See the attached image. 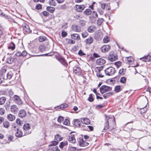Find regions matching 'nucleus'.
I'll return each instance as SVG.
<instances>
[{
  "label": "nucleus",
  "instance_id": "1",
  "mask_svg": "<svg viewBox=\"0 0 151 151\" xmlns=\"http://www.w3.org/2000/svg\"><path fill=\"white\" fill-rule=\"evenodd\" d=\"M104 72L106 75L110 76L114 74L116 72V70L114 68L110 67L106 69Z\"/></svg>",
  "mask_w": 151,
  "mask_h": 151
},
{
  "label": "nucleus",
  "instance_id": "2",
  "mask_svg": "<svg viewBox=\"0 0 151 151\" xmlns=\"http://www.w3.org/2000/svg\"><path fill=\"white\" fill-rule=\"evenodd\" d=\"M24 132V135H27L31 133L30 126L28 123H26L24 124L23 126Z\"/></svg>",
  "mask_w": 151,
  "mask_h": 151
},
{
  "label": "nucleus",
  "instance_id": "3",
  "mask_svg": "<svg viewBox=\"0 0 151 151\" xmlns=\"http://www.w3.org/2000/svg\"><path fill=\"white\" fill-rule=\"evenodd\" d=\"M59 142H52L51 144L49 145V149L51 151H60L58 146H56Z\"/></svg>",
  "mask_w": 151,
  "mask_h": 151
},
{
  "label": "nucleus",
  "instance_id": "4",
  "mask_svg": "<svg viewBox=\"0 0 151 151\" xmlns=\"http://www.w3.org/2000/svg\"><path fill=\"white\" fill-rule=\"evenodd\" d=\"M111 88L105 85L102 86L100 88V92L102 93L111 91Z\"/></svg>",
  "mask_w": 151,
  "mask_h": 151
},
{
  "label": "nucleus",
  "instance_id": "5",
  "mask_svg": "<svg viewBox=\"0 0 151 151\" xmlns=\"http://www.w3.org/2000/svg\"><path fill=\"white\" fill-rule=\"evenodd\" d=\"M106 118L107 120V122H106L105 124V127L104 128V130H106L107 129H108L109 128L110 126L109 124V122L111 121V122L113 124H114V119L112 118H111L109 116L106 117Z\"/></svg>",
  "mask_w": 151,
  "mask_h": 151
},
{
  "label": "nucleus",
  "instance_id": "6",
  "mask_svg": "<svg viewBox=\"0 0 151 151\" xmlns=\"http://www.w3.org/2000/svg\"><path fill=\"white\" fill-rule=\"evenodd\" d=\"M103 36V34L100 30H98L95 33L94 38L96 40H101Z\"/></svg>",
  "mask_w": 151,
  "mask_h": 151
},
{
  "label": "nucleus",
  "instance_id": "7",
  "mask_svg": "<svg viewBox=\"0 0 151 151\" xmlns=\"http://www.w3.org/2000/svg\"><path fill=\"white\" fill-rule=\"evenodd\" d=\"M117 55L112 53H110L108 57V60L111 61L112 62L116 60L117 59Z\"/></svg>",
  "mask_w": 151,
  "mask_h": 151
},
{
  "label": "nucleus",
  "instance_id": "8",
  "mask_svg": "<svg viewBox=\"0 0 151 151\" xmlns=\"http://www.w3.org/2000/svg\"><path fill=\"white\" fill-rule=\"evenodd\" d=\"M86 7L83 5H76L75 6V9L78 12H82L85 9Z\"/></svg>",
  "mask_w": 151,
  "mask_h": 151
},
{
  "label": "nucleus",
  "instance_id": "9",
  "mask_svg": "<svg viewBox=\"0 0 151 151\" xmlns=\"http://www.w3.org/2000/svg\"><path fill=\"white\" fill-rule=\"evenodd\" d=\"M72 29L74 31L76 32H79L81 31V27L78 25H73L72 26Z\"/></svg>",
  "mask_w": 151,
  "mask_h": 151
},
{
  "label": "nucleus",
  "instance_id": "10",
  "mask_svg": "<svg viewBox=\"0 0 151 151\" xmlns=\"http://www.w3.org/2000/svg\"><path fill=\"white\" fill-rule=\"evenodd\" d=\"M110 48V47L108 45H104L101 47L102 51L104 52H106L109 51Z\"/></svg>",
  "mask_w": 151,
  "mask_h": 151
},
{
  "label": "nucleus",
  "instance_id": "11",
  "mask_svg": "<svg viewBox=\"0 0 151 151\" xmlns=\"http://www.w3.org/2000/svg\"><path fill=\"white\" fill-rule=\"evenodd\" d=\"M14 101L16 103L19 105L22 104V101L18 96L17 95H15L14 96Z\"/></svg>",
  "mask_w": 151,
  "mask_h": 151
},
{
  "label": "nucleus",
  "instance_id": "12",
  "mask_svg": "<svg viewBox=\"0 0 151 151\" xmlns=\"http://www.w3.org/2000/svg\"><path fill=\"white\" fill-rule=\"evenodd\" d=\"M18 108L15 105H13L10 106V110L11 112L15 114L18 111Z\"/></svg>",
  "mask_w": 151,
  "mask_h": 151
},
{
  "label": "nucleus",
  "instance_id": "13",
  "mask_svg": "<svg viewBox=\"0 0 151 151\" xmlns=\"http://www.w3.org/2000/svg\"><path fill=\"white\" fill-rule=\"evenodd\" d=\"M96 29V27L95 25H93L89 26L87 30L88 32L91 33L94 32Z\"/></svg>",
  "mask_w": 151,
  "mask_h": 151
},
{
  "label": "nucleus",
  "instance_id": "14",
  "mask_svg": "<svg viewBox=\"0 0 151 151\" xmlns=\"http://www.w3.org/2000/svg\"><path fill=\"white\" fill-rule=\"evenodd\" d=\"M26 113L24 110H22L19 111V116L21 118L25 117Z\"/></svg>",
  "mask_w": 151,
  "mask_h": 151
},
{
  "label": "nucleus",
  "instance_id": "15",
  "mask_svg": "<svg viewBox=\"0 0 151 151\" xmlns=\"http://www.w3.org/2000/svg\"><path fill=\"white\" fill-rule=\"evenodd\" d=\"M105 63V60L102 58L98 59L96 60L97 64L99 65H103Z\"/></svg>",
  "mask_w": 151,
  "mask_h": 151
},
{
  "label": "nucleus",
  "instance_id": "16",
  "mask_svg": "<svg viewBox=\"0 0 151 151\" xmlns=\"http://www.w3.org/2000/svg\"><path fill=\"white\" fill-rule=\"evenodd\" d=\"M81 122L83 124H88L90 123V120L86 118H83L81 119Z\"/></svg>",
  "mask_w": 151,
  "mask_h": 151
},
{
  "label": "nucleus",
  "instance_id": "17",
  "mask_svg": "<svg viewBox=\"0 0 151 151\" xmlns=\"http://www.w3.org/2000/svg\"><path fill=\"white\" fill-rule=\"evenodd\" d=\"M71 38L75 40H78L80 39V37L79 34H74L71 35Z\"/></svg>",
  "mask_w": 151,
  "mask_h": 151
},
{
  "label": "nucleus",
  "instance_id": "18",
  "mask_svg": "<svg viewBox=\"0 0 151 151\" xmlns=\"http://www.w3.org/2000/svg\"><path fill=\"white\" fill-rule=\"evenodd\" d=\"M93 40V38L92 37H89L85 40V42L88 45L91 44L92 43Z\"/></svg>",
  "mask_w": 151,
  "mask_h": 151
},
{
  "label": "nucleus",
  "instance_id": "19",
  "mask_svg": "<svg viewBox=\"0 0 151 151\" xmlns=\"http://www.w3.org/2000/svg\"><path fill=\"white\" fill-rule=\"evenodd\" d=\"M23 30L24 32H25L28 33H31L32 32L31 30L29 29V26L27 25L23 27Z\"/></svg>",
  "mask_w": 151,
  "mask_h": 151
},
{
  "label": "nucleus",
  "instance_id": "20",
  "mask_svg": "<svg viewBox=\"0 0 151 151\" xmlns=\"http://www.w3.org/2000/svg\"><path fill=\"white\" fill-rule=\"evenodd\" d=\"M81 71V69L78 66H75L73 68V72L76 74L80 73Z\"/></svg>",
  "mask_w": 151,
  "mask_h": 151
},
{
  "label": "nucleus",
  "instance_id": "21",
  "mask_svg": "<svg viewBox=\"0 0 151 151\" xmlns=\"http://www.w3.org/2000/svg\"><path fill=\"white\" fill-rule=\"evenodd\" d=\"M17 131L15 134V136L18 137H20L22 136V132L19 130L18 128H17Z\"/></svg>",
  "mask_w": 151,
  "mask_h": 151
},
{
  "label": "nucleus",
  "instance_id": "22",
  "mask_svg": "<svg viewBox=\"0 0 151 151\" xmlns=\"http://www.w3.org/2000/svg\"><path fill=\"white\" fill-rule=\"evenodd\" d=\"M114 93L113 92H110L107 93H105L103 95V97L105 99H107L110 96H112L113 95Z\"/></svg>",
  "mask_w": 151,
  "mask_h": 151
},
{
  "label": "nucleus",
  "instance_id": "23",
  "mask_svg": "<svg viewBox=\"0 0 151 151\" xmlns=\"http://www.w3.org/2000/svg\"><path fill=\"white\" fill-rule=\"evenodd\" d=\"M123 88L122 86H117L115 87L114 90L116 92H118L122 90Z\"/></svg>",
  "mask_w": 151,
  "mask_h": 151
},
{
  "label": "nucleus",
  "instance_id": "24",
  "mask_svg": "<svg viewBox=\"0 0 151 151\" xmlns=\"http://www.w3.org/2000/svg\"><path fill=\"white\" fill-rule=\"evenodd\" d=\"M8 119L10 121H13L15 119V116L11 114H9L7 116Z\"/></svg>",
  "mask_w": 151,
  "mask_h": 151
},
{
  "label": "nucleus",
  "instance_id": "25",
  "mask_svg": "<svg viewBox=\"0 0 151 151\" xmlns=\"http://www.w3.org/2000/svg\"><path fill=\"white\" fill-rule=\"evenodd\" d=\"M63 138V137H61L58 134L56 135L55 137V139L57 142H59L62 140Z\"/></svg>",
  "mask_w": 151,
  "mask_h": 151
},
{
  "label": "nucleus",
  "instance_id": "26",
  "mask_svg": "<svg viewBox=\"0 0 151 151\" xmlns=\"http://www.w3.org/2000/svg\"><path fill=\"white\" fill-rule=\"evenodd\" d=\"M81 123L78 119H76L74 122V124L77 127H80L81 126Z\"/></svg>",
  "mask_w": 151,
  "mask_h": 151
},
{
  "label": "nucleus",
  "instance_id": "27",
  "mask_svg": "<svg viewBox=\"0 0 151 151\" xmlns=\"http://www.w3.org/2000/svg\"><path fill=\"white\" fill-rule=\"evenodd\" d=\"M47 10L51 13H53L55 10V8L51 6H48L47 7Z\"/></svg>",
  "mask_w": 151,
  "mask_h": 151
},
{
  "label": "nucleus",
  "instance_id": "28",
  "mask_svg": "<svg viewBox=\"0 0 151 151\" xmlns=\"http://www.w3.org/2000/svg\"><path fill=\"white\" fill-rule=\"evenodd\" d=\"M68 141H73L76 142V139L74 137V135L73 134H70L69 137Z\"/></svg>",
  "mask_w": 151,
  "mask_h": 151
},
{
  "label": "nucleus",
  "instance_id": "29",
  "mask_svg": "<svg viewBox=\"0 0 151 151\" xmlns=\"http://www.w3.org/2000/svg\"><path fill=\"white\" fill-rule=\"evenodd\" d=\"M92 13L91 11L89 9H87L83 13L84 14L87 15H90Z\"/></svg>",
  "mask_w": 151,
  "mask_h": 151
},
{
  "label": "nucleus",
  "instance_id": "30",
  "mask_svg": "<svg viewBox=\"0 0 151 151\" xmlns=\"http://www.w3.org/2000/svg\"><path fill=\"white\" fill-rule=\"evenodd\" d=\"M15 48V45L13 42H12L8 47V49H11L12 50H13Z\"/></svg>",
  "mask_w": 151,
  "mask_h": 151
},
{
  "label": "nucleus",
  "instance_id": "31",
  "mask_svg": "<svg viewBox=\"0 0 151 151\" xmlns=\"http://www.w3.org/2000/svg\"><path fill=\"white\" fill-rule=\"evenodd\" d=\"M46 39V37H45L40 36L39 37L38 40L40 42H42L45 41Z\"/></svg>",
  "mask_w": 151,
  "mask_h": 151
},
{
  "label": "nucleus",
  "instance_id": "32",
  "mask_svg": "<svg viewBox=\"0 0 151 151\" xmlns=\"http://www.w3.org/2000/svg\"><path fill=\"white\" fill-rule=\"evenodd\" d=\"M151 60V56L150 55H148L147 56L145 57V60L144 61L146 62H149Z\"/></svg>",
  "mask_w": 151,
  "mask_h": 151
},
{
  "label": "nucleus",
  "instance_id": "33",
  "mask_svg": "<svg viewBox=\"0 0 151 151\" xmlns=\"http://www.w3.org/2000/svg\"><path fill=\"white\" fill-rule=\"evenodd\" d=\"M13 76V74L11 72H9L6 75V78H5L6 79H10Z\"/></svg>",
  "mask_w": 151,
  "mask_h": 151
},
{
  "label": "nucleus",
  "instance_id": "34",
  "mask_svg": "<svg viewBox=\"0 0 151 151\" xmlns=\"http://www.w3.org/2000/svg\"><path fill=\"white\" fill-rule=\"evenodd\" d=\"M6 99L5 97H2L0 98V105H3L5 103Z\"/></svg>",
  "mask_w": 151,
  "mask_h": 151
},
{
  "label": "nucleus",
  "instance_id": "35",
  "mask_svg": "<svg viewBox=\"0 0 151 151\" xmlns=\"http://www.w3.org/2000/svg\"><path fill=\"white\" fill-rule=\"evenodd\" d=\"M79 145L81 147H86L88 145V142H79Z\"/></svg>",
  "mask_w": 151,
  "mask_h": 151
},
{
  "label": "nucleus",
  "instance_id": "36",
  "mask_svg": "<svg viewBox=\"0 0 151 151\" xmlns=\"http://www.w3.org/2000/svg\"><path fill=\"white\" fill-rule=\"evenodd\" d=\"M6 138L9 141H12L14 138L13 136L11 135H6Z\"/></svg>",
  "mask_w": 151,
  "mask_h": 151
},
{
  "label": "nucleus",
  "instance_id": "37",
  "mask_svg": "<svg viewBox=\"0 0 151 151\" xmlns=\"http://www.w3.org/2000/svg\"><path fill=\"white\" fill-rule=\"evenodd\" d=\"M49 3L50 5L52 6H55L56 5V3L54 0H50L49 1Z\"/></svg>",
  "mask_w": 151,
  "mask_h": 151
},
{
  "label": "nucleus",
  "instance_id": "38",
  "mask_svg": "<svg viewBox=\"0 0 151 151\" xmlns=\"http://www.w3.org/2000/svg\"><path fill=\"white\" fill-rule=\"evenodd\" d=\"M59 61L63 64L64 65H66L67 64L64 58H60L59 59Z\"/></svg>",
  "mask_w": 151,
  "mask_h": 151
},
{
  "label": "nucleus",
  "instance_id": "39",
  "mask_svg": "<svg viewBox=\"0 0 151 151\" xmlns=\"http://www.w3.org/2000/svg\"><path fill=\"white\" fill-rule=\"evenodd\" d=\"M68 144L67 142H60L59 147L61 149H63L64 146Z\"/></svg>",
  "mask_w": 151,
  "mask_h": 151
},
{
  "label": "nucleus",
  "instance_id": "40",
  "mask_svg": "<svg viewBox=\"0 0 151 151\" xmlns=\"http://www.w3.org/2000/svg\"><path fill=\"white\" fill-rule=\"evenodd\" d=\"M79 23L81 26H84L86 24V21L83 20H81L79 21Z\"/></svg>",
  "mask_w": 151,
  "mask_h": 151
},
{
  "label": "nucleus",
  "instance_id": "41",
  "mask_svg": "<svg viewBox=\"0 0 151 151\" xmlns=\"http://www.w3.org/2000/svg\"><path fill=\"white\" fill-rule=\"evenodd\" d=\"M125 70L122 68L119 70V74L121 75H123L125 74Z\"/></svg>",
  "mask_w": 151,
  "mask_h": 151
},
{
  "label": "nucleus",
  "instance_id": "42",
  "mask_svg": "<svg viewBox=\"0 0 151 151\" xmlns=\"http://www.w3.org/2000/svg\"><path fill=\"white\" fill-rule=\"evenodd\" d=\"M104 21V19L103 18H100L97 21V24L98 25L100 26L102 24L103 21Z\"/></svg>",
  "mask_w": 151,
  "mask_h": 151
},
{
  "label": "nucleus",
  "instance_id": "43",
  "mask_svg": "<svg viewBox=\"0 0 151 151\" xmlns=\"http://www.w3.org/2000/svg\"><path fill=\"white\" fill-rule=\"evenodd\" d=\"M109 39L108 37L105 36L103 39V41L104 43H107L109 41Z\"/></svg>",
  "mask_w": 151,
  "mask_h": 151
},
{
  "label": "nucleus",
  "instance_id": "44",
  "mask_svg": "<svg viewBox=\"0 0 151 151\" xmlns=\"http://www.w3.org/2000/svg\"><path fill=\"white\" fill-rule=\"evenodd\" d=\"M120 81L121 83H125L126 81V78L124 77H122L121 78Z\"/></svg>",
  "mask_w": 151,
  "mask_h": 151
},
{
  "label": "nucleus",
  "instance_id": "45",
  "mask_svg": "<svg viewBox=\"0 0 151 151\" xmlns=\"http://www.w3.org/2000/svg\"><path fill=\"white\" fill-rule=\"evenodd\" d=\"M45 47L44 45H41L39 47V50L41 52H42L45 50Z\"/></svg>",
  "mask_w": 151,
  "mask_h": 151
},
{
  "label": "nucleus",
  "instance_id": "46",
  "mask_svg": "<svg viewBox=\"0 0 151 151\" xmlns=\"http://www.w3.org/2000/svg\"><path fill=\"white\" fill-rule=\"evenodd\" d=\"M3 125L4 127L7 128H8L9 126V122L6 121L3 122Z\"/></svg>",
  "mask_w": 151,
  "mask_h": 151
},
{
  "label": "nucleus",
  "instance_id": "47",
  "mask_svg": "<svg viewBox=\"0 0 151 151\" xmlns=\"http://www.w3.org/2000/svg\"><path fill=\"white\" fill-rule=\"evenodd\" d=\"M68 105L67 104H63L61 105L60 106H58V107H60V109H65L67 108L68 107Z\"/></svg>",
  "mask_w": 151,
  "mask_h": 151
},
{
  "label": "nucleus",
  "instance_id": "48",
  "mask_svg": "<svg viewBox=\"0 0 151 151\" xmlns=\"http://www.w3.org/2000/svg\"><path fill=\"white\" fill-rule=\"evenodd\" d=\"M63 124L66 125H68L70 124L69 121L67 119H65L63 122Z\"/></svg>",
  "mask_w": 151,
  "mask_h": 151
},
{
  "label": "nucleus",
  "instance_id": "49",
  "mask_svg": "<svg viewBox=\"0 0 151 151\" xmlns=\"http://www.w3.org/2000/svg\"><path fill=\"white\" fill-rule=\"evenodd\" d=\"M88 33L86 32H84L82 33V36L83 38L86 37L88 36Z\"/></svg>",
  "mask_w": 151,
  "mask_h": 151
},
{
  "label": "nucleus",
  "instance_id": "50",
  "mask_svg": "<svg viewBox=\"0 0 151 151\" xmlns=\"http://www.w3.org/2000/svg\"><path fill=\"white\" fill-rule=\"evenodd\" d=\"M96 76L99 78H102L104 77V76L102 74L101 72H97Z\"/></svg>",
  "mask_w": 151,
  "mask_h": 151
},
{
  "label": "nucleus",
  "instance_id": "51",
  "mask_svg": "<svg viewBox=\"0 0 151 151\" xmlns=\"http://www.w3.org/2000/svg\"><path fill=\"white\" fill-rule=\"evenodd\" d=\"M42 5L40 4H37L36 6V8L38 10H40L42 9Z\"/></svg>",
  "mask_w": 151,
  "mask_h": 151
},
{
  "label": "nucleus",
  "instance_id": "52",
  "mask_svg": "<svg viewBox=\"0 0 151 151\" xmlns=\"http://www.w3.org/2000/svg\"><path fill=\"white\" fill-rule=\"evenodd\" d=\"M88 100L90 102H92L93 101V97L92 94H90Z\"/></svg>",
  "mask_w": 151,
  "mask_h": 151
},
{
  "label": "nucleus",
  "instance_id": "53",
  "mask_svg": "<svg viewBox=\"0 0 151 151\" xmlns=\"http://www.w3.org/2000/svg\"><path fill=\"white\" fill-rule=\"evenodd\" d=\"M63 117L61 116H59L58 119V121L59 123H60L63 120Z\"/></svg>",
  "mask_w": 151,
  "mask_h": 151
},
{
  "label": "nucleus",
  "instance_id": "54",
  "mask_svg": "<svg viewBox=\"0 0 151 151\" xmlns=\"http://www.w3.org/2000/svg\"><path fill=\"white\" fill-rule=\"evenodd\" d=\"M13 59L11 58H8L7 60V62L11 64L13 62Z\"/></svg>",
  "mask_w": 151,
  "mask_h": 151
},
{
  "label": "nucleus",
  "instance_id": "55",
  "mask_svg": "<svg viewBox=\"0 0 151 151\" xmlns=\"http://www.w3.org/2000/svg\"><path fill=\"white\" fill-rule=\"evenodd\" d=\"M42 14L45 17L48 16L49 15V13L47 11H44L43 12Z\"/></svg>",
  "mask_w": 151,
  "mask_h": 151
},
{
  "label": "nucleus",
  "instance_id": "56",
  "mask_svg": "<svg viewBox=\"0 0 151 151\" xmlns=\"http://www.w3.org/2000/svg\"><path fill=\"white\" fill-rule=\"evenodd\" d=\"M100 3V4L101 5L102 8L104 9H105L106 6H108V5H107L106 4H103L101 3Z\"/></svg>",
  "mask_w": 151,
  "mask_h": 151
},
{
  "label": "nucleus",
  "instance_id": "57",
  "mask_svg": "<svg viewBox=\"0 0 151 151\" xmlns=\"http://www.w3.org/2000/svg\"><path fill=\"white\" fill-rule=\"evenodd\" d=\"M102 70V68L101 67H97L95 69L96 71L97 72H101V71Z\"/></svg>",
  "mask_w": 151,
  "mask_h": 151
},
{
  "label": "nucleus",
  "instance_id": "58",
  "mask_svg": "<svg viewBox=\"0 0 151 151\" xmlns=\"http://www.w3.org/2000/svg\"><path fill=\"white\" fill-rule=\"evenodd\" d=\"M70 150L71 151H74L76 150H82L81 149H77L75 147H70Z\"/></svg>",
  "mask_w": 151,
  "mask_h": 151
},
{
  "label": "nucleus",
  "instance_id": "59",
  "mask_svg": "<svg viewBox=\"0 0 151 151\" xmlns=\"http://www.w3.org/2000/svg\"><path fill=\"white\" fill-rule=\"evenodd\" d=\"M16 122L17 124L20 125H21L22 124V122L20 121L19 119H17L16 120Z\"/></svg>",
  "mask_w": 151,
  "mask_h": 151
},
{
  "label": "nucleus",
  "instance_id": "60",
  "mask_svg": "<svg viewBox=\"0 0 151 151\" xmlns=\"http://www.w3.org/2000/svg\"><path fill=\"white\" fill-rule=\"evenodd\" d=\"M92 15L94 18H96L98 17L97 14L95 11H94L93 12Z\"/></svg>",
  "mask_w": 151,
  "mask_h": 151
},
{
  "label": "nucleus",
  "instance_id": "61",
  "mask_svg": "<svg viewBox=\"0 0 151 151\" xmlns=\"http://www.w3.org/2000/svg\"><path fill=\"white\" fill-rule=\"evenodd\" d=\"M115 64L117 67H119L121 65V63L120 62H116L115 63Z\"/></svg>",
  "mask_w": 151,
  "mask_h": 151
},
{
  "label": "nucleus",
  "instance_id": "62",
  "mask_svg": "<svg viewBox=\"0 0 151 151\" xmlns=\"http://www.w3.org/2000/svg\"><path fill=\"white\" fill-rule=\"evenodd\" d=\"M78 54L80 56L84 55H86L81 50H80L79 51Z\"/></svg>",
  "mask_w": 151,
  "mask_h": 151
},
{
  "label": "nucleus",
  "instance_id": "63",
  "mask_svg": "<svg viewBox=\"0 0 151 151\" xmlns=\"http://www.w3.org/2000/svg\"><path fill=\"white\" fill-rule=\"evenodd\" d=\"M67 33H66V32H65V31H63L62 32V35L63 37H65L67 36Z\"/></svg>",
  "mask_w": 151,
  "mask_h": 151
},
{
  "label": "nucleus",
  "instance_id": "64",
  "mask_svg": "<svg viewBox=\"0 0 151 151\" xmlns=\"http://www.w3.org/2000/svg\"><path fill=\"white\" fill-rule=\"evenodd\" d=\"M98 11L100 14L102 15L104 14V12L101 9H98Z\"/></svg>",
  "mask_w": 151,
  "mask_h": 151
}]
</instances>
